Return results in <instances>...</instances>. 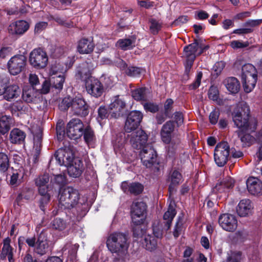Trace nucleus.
<instances>
[{"label": "nucleus", "instance_id": "1", "mask_svg": "<svg viewBox=\"0 0 262 262\" xmlns=\"http://www.w3.org/2000/svg\"><path fill=\"white\" fill-rule=\"evenodd\" d=\"M106 245L118 260H124L127 257L129 243L125 234L120 232L111 234L107 239Z\"/></svg>", "mask_w": 262, "mask_h": 262}, {"label": "nucleus", "instance_id": "2", "mask_svg": "<svg viewBox=\"0 0 262 262\" xmlns=\"http://www.w3.org/2000/svg\"><path fill=\"white\" fill-rule=\"evenodd\" d=\"M59 107L62 110H67L70 107L73 114L79 117H85L89 112L88 104L83 98L79 96L64 98Z\"/></svg>", "mask_w": 262, "mask_h": 262}, {"label": "nucleus", "instance_id": "3", "mask_svg": "<svg viewBox=\"0 0 262 262\" xmlns=\"http://www.w3.org/2000/svg\"><path fill=\"white\" fill-rule=\"evenodd\" d=\"M249 114L250 108L246 102H242L237 104L232 113L235 125L238 128L247 129L248 127Z\"/></svg>", "mask_w": 262, "mask_h": 262}, {"label": "nucleus", "instance_id": "4", "mask_svg": "<svg viewBox=\"0 0 262 262\" xmlns=\"http://www.w3.org/2000/svg\"><path fill=\"white\" fill-rule=\"evenodd\" d=\"M59 201L60 205L67 209H71L78 205L80 199L78 191L72 187L60 189Z\"/></svg>", "mask_w": 262, "mask_h": 262}, {"label": "nucleus", "instance_id": "5", "mask_svg": "<svg viewBox=\"0 0 262 262\" xmlns=\"http://www.w3.org/2000/svg\"><path fill=\"white\" fill-rule=\"evenodd\" d=\"M243 86L246 93H250L254 88L257 82V72L251 64H245L242 67Z\"/></svg>", "mask_w": 262, "mask_h": 262}, {"label": "nucleus", "instance_id": "6", "mask_svg": "<svg viewBox=\"0 0 262 262\" xmlns=\"http://www.w3.org/2000/svg\"><path fill=\"white\" fill-rule=\"evenodd\" d=\"M26 243L30 247H34V252L40 256H42L50 250L49 242L45 233L41 232L37 237V241L35 237L27 238Z\"/></svg>", "mask_w": 262, "mask_h": 262}, {"label": "nucleus", "instance_id": "7", "mask_svg": "<svg viewBox=\"0 0 262 262\" xmlns=\"http://www.w3.org/2000/svg\"><path fill=\"white\" fill-rule=\"evenodd\" d=\"M7 79L0 78V96L8 101L17 98L21 94V90L17 84H7Z\"/></svg>", "mask_w": 262, "mask_h": 262}, {"label": "nucleus", "instance_id": "8", "mask_svg": "<svg viewBox=\"0 0 262 262\" xmlns=\"http://www.w3.org/2000/svg\"><path fill=\"white\" fill-rule=\"evenodd\" d=\"M140 150L139 156L143 165L147 168L154 167L157 171H158L159 168L157 167L158 163L156 162L157 153L151 145L147 144Z\"/></svg>", "mask_w": 262, "mask_h": 262}, {"label": "nucleus", "instance_id": "9", "mask_svg": "<svg viewBox=\"0 0 262 262\" xmlns=\"http://www.w3.org/2000/svg\"><path fill=\"white\" fill-rule=\"evenodd\" d=\"M29 62L34 68L41 69L45 68L48 61V57L46 52L41 48L33 49L29 55Z\"/></svg>", "mask_w": 262, "mask_h": 262}, {"label": "nucleus", "instance_id": "10", "mask_svg": "<svg viewBox=\"0 0 262 262\" xmlns=\"http://www.w3.org/2000/svg\"><path fill=\"white\" fill-rule=\"evenodd\" d=\"M230 154V147L226 142L217 144L214 149V159L219 167L224 166L227 162Z\"/></svg>", "mask_w": 262, "mask_h": 262}, {"label": "nucleus", "instance_id": "11", "mask_svg": "<svg viewBox=\"0 0 262 262\" xmlns=\"http://www.w3.org/2000/svg\"><path fill=\"white\" fill-rule=\"evenodd\" d=\"M146 204L142 201L134 202L131 207V216L135 225L142 224L145 219Z\"/></svg>", "mask_w": 262, "mask_h": 262}, {"label": "nucleus", "instance_id": "12", "mask_svg": "<svg viewBox=\"0 0 262 262\" xmlns=\"http://www.w3.org/2000/svg\"><path fill=\"white\" fill-rule=\"evenodd\" d=\"M83 124L79 119H73L67 124L66 134L71 139L76 140L83 135Z\"/></svg>", "mask_w": 262, "mask_h": 262}, {"label": "nucleus", "instance_id": "13", "mask_svg": "<svg viewBox=\"0 0 262 262\" xmlns=\"http://www.w3.org/2000/svg\"><path fill=\"white\" fill-rule=\"evenodd\" d=\"M208 48V46L203 48L199 41L195 39L193 43L189 44L184 48V56L186 61H194L196 55L201 54L204 50Z\"/></svg>", "mask_w": 262, "mask_h": 262}, {"label": "nucleus", "instance_id": "14", "mask_svg": "<svg viewBox=\"0 0 262 262\" xmlns=\"http://www.w3.org/2000/svg\"><path fill=\"white\" fill-rule=\"evenodd\" d=\"M112 117L118 118L122 116L126 110V102L123 98L119 95L114 97L110 104Z\"/></svg>", "mask_w": 262, "mask_h": 262}, {"label": "nucleus", "instance_id": "15", "mask_svg": "<svg viewBox=\"0 0 262 262\" xmlns=\"http://www.w3.org/2000/svg\"><path fill=\"white\" fill-rule=\"evenodd\" d=\"M143 115L140 111H133L127 115L124 124V130L130 133L136 129L140 124Z\"/></svg>", "mask_w": 262, "mask_h": 262}, {"label": "nucleus", "instance_id": "16", "mask_svg": "<svg viewBox=\"0 0 262 262\" xmlns=\"http://www.w3.org/2000/svg\"><path fill=\"white\" fill-rule=\"evenodd\" d=\"M85 89L88 94L96 98L101 96L104 91L102 84L93 77H89L86 80Z\"/></svg>", "mask_w": 262, "mask_h": 262}, {"label": "nucleus", "instance_id": "17", "mask_svg": "<svg viewBox=\"0 0 262 262\" xmlns=\"http://www.w3.org/2000/svg\"><path fill=\"white\" fill-rule=\"evenodd\" d=\"M26 60V57L22 55L12 57L8 62L10 73L16 75L20 73L25 67Z\"/></svg>", "mask_w": 262, "mask_h": 262}, {"label": "nucleus", "instance_id": "18", "mask_svg": "<svg viewBox=\"0 0 262 262\" xmlns=\"http://www.w3.org/2000/svg\"><path fill=\"white\" fill-rule=\"evenodd\" d=\"M55 158L57 162L61 166L66 167L70 165L75 159L73 152L69 149H59L55 154Z\"/></svg>", "mask_w": 262, "mask_h": 262}, {"label": "nucleus", "instance_id": "19", "mask_svg": "<svg viewBox=\"0 0 262 262\" xmlns=\"http://www.w3.org/2000/svg\"><path fill=\"white\" fill-rule=\"evenodd\" d=\"M219 223L223 229L229 232L235 230L237 226L235 216L228 213L221 215L219 218Z\"/></svg>", "mask_w": 262, "mask_h": 262}, {"label": "nucleus", "instance_id": "20", "mask_svg": "<svg viewBox=\"0 0 262 262\" xmlns=\"http://www.w3.org/2000/svg\"><path fill=\"white\" fill-rule=\"evenodd\" d=\"M147 141V135L142 129L137 130L133 133L130 138V143L133 147L137 149H141L145 146Z\"/></svg>", "mask_w": 262, "mask_h": 262}, {"label": "nucleus", "instance_id": "21", "mask_svg": "<svg viewBox=\"0 0 262 262\" xmlns=\"http://www.w3.org/2000/svg\"><path fill=\"white\" fill-rule=\"evenodd\" d=\"M29 28V23L24 20L16 21L8 27V32L12 35H23Z\"/></svg>", "mask_w": 262, "mask_h": 262}, {"label": "nucleus", "instance_id": "22", "mask_svg": "<svg viewBox=\"0 0 262 262\" xmlns=\"http://www.w3.org/2000/svg\"><path fill=\"white\" fill-rule=\"evenodd\" d=\"M84 169L83 162L80 159H75L73 162L67 166L69 175L73 178L79 177Z\"/></svg>", "mask_w": 262, "mask_h": 262}, {"label": "nucleus", "instance_id": "23", "mask_svg": "<svg viewBox=\"0 0 262 262\" xmlns=\"http://www.w3.org/2000/svg\"><path fill=\"white\" fill-rule=\"evenodd\" d=\"M251 201L249 199L241 200L237 207L236 211L240 216H246L251 214L253 210Z\"/></svg>", "mask_w": 262, "mask_h": 262}, {"label": "nucleus", "instance_id": "24", "mask_svg": "<svg viewBox=\"0 0 262 262\" xmlns=\"http://www.w3.org/2000/svg\"><path fill=\"white\" fill-rule=\"evenodd\" d=\"M247 187L252 195H257L262 192V182L257 178L250 177L247 180Z\"/></svg>", "mask_w": 262, "mask_h": 262}, {"label": "nucleus", "instance_id": "25", "mask_svg": "<svg viewBox=\"0 0 262 262\" xmlns=\"http://www.w3.org/2000/svg\"><path fill=\"white\" fill-rule=\"evenodd\" d=\"M154 236L150 235H146L144 238V242L143 243L145 248L149 251H152L156 249L157 246V238H161L162 237V232L156 231L154 230Z\"/></svg>", "mask_w": 262, "mask_h": 262}, {"label": "nucleus", "instance_id": "26", "mask_svg": "<svg viewBox=\"0 0 262 262\" xmlns=\"http://www.w3.org/2000/svg\"><path fill=\"white\" fill-rule=\"evenodd\" d=\"M174 128L172 121L166 122L162 126L161 135L162 141L166 144H169L171 140V134Z\"/></svg>", "mask_w": 262, "mask_h": 262}, {"label": "nucleus", "instance_id": "27", "mask_svg": "<svg viewBox=\"0 0 262 262\" xmlns=\"http://www.w3.org/2000/svg\"><path fill=\"white\" fill-rule=\"evenodd\" d=\"M171 183L169 185L168 191L170 195H172L176 191V187L183 181L181 173L177 170H174L170 176Z\"/></svg>", "mask_w": 262, "mask_h": 262}, {"label": "nucleus", "instance_id": "28", "mask_svg": "<svg viewBox=\"0 0 262 262\" xmlns=\"http://www.w3.org/2000/svg\"><path fill=\"white\" fill-rule=\"evenodd\" d=\"M94 44L92 41L87 38L80 39L77 45V51L80 54H89L93 52Z\"/></svg>", "mask_w": 262, "mask_h": 262}, {"label": "nucleus", "instance_id": "29", "mask_svg": "<svg viewBox=\"0 0 262 262\" xmlns=\"http://www.w3.org/2000/svg\"><path fill=\"white\" fill-rule=\"evenodd\" d=\"M177 212L174 208V204H170L167 211L163 215V219L165 221L164 229L168 230L170 226L172 221L174 217Z\"/></svg>", "mask_w": 262, "mask_h": 262}, {"label": "nucleus", "instance_id": "30", "mask_svg": "<svg viewBox=\"0 0 262 262\" xmlns=\"http://www.w3.org/2000/svg\"><path fill=\"white\" fill-rule=\"evenodd\" d=\"M26 133L18 128L13 129L10 134L11 142L15 144H22L26 138Z\"/></svg>", "mask_w": 262, "mask_h": 262}, {"label": "nucleus", "instance_id": "31", "mask_svg": "<svg viewBox=\"0 0 262 262\" xmlns=\"http://www.w3.org/2000/svg\"><path fill=\"white\" fill-rule=\"evenodd\" d=\"M10 241L11 240L9 237H7L4 240L1 257L3 258H5L7 256L9 262H14L13 249L10 245Z\"/></svg>", "mask_w": 262, "mask_h": 262}, {"label": "nucleus", "instance_id": "32", "mask_svg": "<svg viewBox=\"0 0 262 262\" xmlns=\"http://www.w3.org/2000/svg\"><path fill=\"white\" fill-rule=\"evenodd\" d=\"M226 88L229 92L232 94L237 93L240 89V83L235 77H229L225 81Z\"/></svg>", "mask_w": 262, "mask_h": 262}, {"label": "nucleus", "instance_id": "33", "mask_svg": "<svg viewBox=\"0 0 262 262\" xmlns=\"http://www.w3.org/2000/svg\"><path fill=\"white\" fill-rule=\"evenodd\" d=\"M234 185V180L231 177H228L224 178L220 184H217L213 188V191L215 192L217 191L222 192L224 191L225 189L233 188Z\"/></svg>", "mask_w": 262, "mask_h": 262}, {"label": "nucleus", "instance_id": "34", "mask_svg": "<svg viewBox=\"0 0 262 262\" xmlns=\"http://www.w3.org/2000/svg\"><path fill=\"white\" fill-rule=\"evenodd\" d=\"M136 38L132 36L128 38H124L119 39L116 46L123 50H127L132 49L135 46Z\"/></svg>", "mask_w": 262, "mask_h": 262}, {"label": "nucleus", "instance_id": "35", "mask_svg": "<svg viewBox=\"0 0 262 262\" xmlns=\"http://www.w3.org/2000/svg\"><path fill=\"white\" fill-rule=\"evenodd\" d=\"M120 68L122 70H125V73L129 76H138L140 75L142 70L141 68L136 67H127V64L122 60H120Z\"/></svg>", "mask_w": 262, "mask_h": 262}, {"label": "nucleus", "instance_id": "36", "mask_svg": "<svg viewBox=\"0 0 262 262\" xmlns=\"http://www.w3.org/2000/svg\"><path fill=\"white\" fill-rule=\"evenodd\" d=\"M162 25V22L160 20L155 18H150L148 21L150 32L153 35L157 34L161 30Z\"/></svg>", "mask_w": 262, "mask_h": 262}, {"label": "nucleus", "instance_id": "37", "mask_svg": "<svg viewBox=\"0 0 262 262\" xmlns=\"http://www.w3.org/2000/svg\"><path fill=\"white\" fill-rule=\"evenodd\" d=\"M83 135L85 142L89 146H93L96 140L94 131L90 126H87L83 130Z\"/></svg>", "mask_w": 262, "mask_h": 262}, {"label": "nucleus", "instance_id": "38", "mask_svg": "<svg viewBox=\"0 0 262 262\" xmlns=\"http://www.w3.org/2000/svg\"><path fill=\"white\" fill-rule=\"evenodd\" d=\"M11 120V117L7 116H3L0 118V133L2 134H5L10 129Z\"/></svg>", "mask_w": 262, "mask_h": 262}, {"label": "nucleus", "instance_id": "39", "mask_svg": "<svg viewBox=\"0 0 262 262\" xmlns=\"http://www.w3.org/2000/svg\"><path fill=\"white\" fill-rule=\"evenodd\" d=\"M36 92L33 89H29L23 91L22 98L27 103L34 102L36 100Z\"/></svg>", "mask_w": 262, "mask_h": 262}, {"label": "nucleus", "instance_id": "40", "mask_svg": "<svg viewBox=\"0 0 262 262\" xmlns=\"http://www.w3.org/2000/svg\"><path fill=\"white\" fill-rule=\"evenodd\" d=\"M92 72L86 68V67L82 63L79 67V69L77 71L76 76L81 80L86 81V80L90 77Z\"/></svg>", "mask_w": 262, "mask_h": 262}, {"label": "nucleus", "instance_id": "41", "mask_svg": "<svg viewBox=\"0 0 262 262\" xmlns=\"http://www.w3.org/2000/svg\"><path fill=\"white\" fill-rule=\"evenodd\" d=\"M125 143V137L123 134L116 136V139L113 140V144L115 151L121 150Z\"/></svg>", "mask_w": 262, "mask_h": 262}, {"label": "nucleus", "instance_id": "42", "mask_svg": "<svg viewBox=\"0 0 262 262\" xmlns=\"http://www.w3.org/2000/svg\"><path fill=\"white\" fill-rule=\"evenodd\" d=\"M51 226L55 230L63 231L67 228V223L62 219L56 218L51 222Z\"/></svg>", "mask_w": 262, "mask_h": 262}, {"label": "nucleus", "instance_id": "43", "mask_svg": "<svg viewBox=\"0 0 262 262\" xmlns=\"http://www.w3.org/2000/svg\"><path fill=\"white\" fill-rule=\"evenodd\" d=\"M146 89L140 88L132 91V97L137 101L145 100L146 99Z\"/></svg>", "mask_w": 262, "mask_h": 262}, {"label": "nucleus", "instance_id": "44", "mask_svg": "<svg viewBox=\"0 0 262 262\" xmlns=\"http://www.w3.org/2000/svg\"><path fill=\"white\" fill-rule=\"evenodd\" d=\"M9 167V160L8 156L2 152H0V171L5 172Z\"/></svg>", "mask_w": 262, "mask_h": 262}, {"label": "nucleus", "instance_id": "45", "mask_svg": "<svg viewBox=\"0 0 262 262\" xmlns=\"http://www.w3.org/2000/svg\"><path fill=\"white\" fill-rule=\"evenodd\" d=\"M65 80L63 76L59 75L56 77H53L51 80L52 84L56 89L61 90L62 89L63 84Z\"/></svg>", "mask_w": 262, "mask_h": 262}, {"label": "nucleus", "instance_id": "46", "mask_svg": "<svg viewBox=\"0 0 262 262\" xmlns=\"http://www.w3.org/2000/svg\"><path fill=\"white\" fill-rule=\"evenodd\" d=\"M143 186L139 183H132L129 186V192L133 194L137 195L142 192Z\"/></svg>", "mask_w": 262, "mask_h": 262}, {"label": "nucleus", "instance_id": "47", "mask_svg": "<svg viewBox=\"0 0 262 262\" xmlns=\"http://www.w3.org/2000/svg\"><path fill=\"white\" fill-rule=\"evenodd\" d=\"M208 95L210 99L217 102L219 96V92L217 87L215 86H210L208 90Z\"/></svg>", "mask_w": 262, "mask_h": 262}, {"label": "nucleus", "instance_id": "48", "mask_svg": "<svg viewBox=\"0 0 262 262\" xmlns=\"http://www.w3.org/2000/svg\"><path fill=\"white\" fill-rule=\"evenodd\" d=\"M241 141L243 146H249L253 141V137L249 134H246L241 137Z\"/></svg>", "mask_w": 262, "mask_h": 262}, {"label": "nucleus", "instance_id": "49", "mask_svg": "<svg viewBox=\"0 0 262 262\" xmlns=\"http://www.w3.org/2000/svg\"><path fill=\"white\" fill-rule=\"evenodd\" d=\"M55 20L59 25L67 27H72L74 26L73 23L68 19L67 17H55Z\"/></svg>", "mask_w": 262, "mask_h": 262}, {"label": "nucleus", "instance_id": "50", "mask_svg": "<svg viewBox=\"0 0 262 262\" xmlns=\"http://www.w3.org/2000/svg\"><path fill=\"white\" fill-rule=\"evenodd\" d=\"M224 67L225 63L223 61H220L215 63L212 68L213 74L215 75L216 76H218L220 74Z\"/></svg>", "mask_w": 262, "mask_h": 262}, {"label": "nucleus", "instance_id": "51", "mask_svg": "<svg viewBox=\"0 0 262 262\" xmlns=\"http://www.w3.org/2000/svg\"><path fill=\"white\" fill-rule=\"evenodd\" d=\"M241 260V253L240 252L231 253L226 260L222 262H240Z\"/></svg>", "mask_w": 262, "mask_h": 262}, {"label": "nucleus", "instance_id": "52", "mask_svg": "<svg viewBox=\"0 0 262 262\" xmlns=\"http://www.w3.org/2000/svg\"><path fill=\"white\" fill-rule=\"evenodd\" d=\"M202 76L203 73L202 72L200 71L198 72L195 81L189 86L190 89L195 90L199 87L201 84Z\"/></svg>", "mask_w": 262, "mask_h": 262}, {"label": "nucleus", "instance_id": "53", "mask_svg": "<svg viewBox=\"0 0 262 262\" xmlns=\"http://www.w3.org/2000/svg\"><path fill=\"white\" fill-rule=\"evenodd\" d=\"M173 119L174 122L177 124V126H180L183 124L184 116L182 113L177 112L173 114Z\"/></svg>", "mask_w": 262, "mask_h": 262}, {"label": "nucleus", "instance_id": "54", "mask_svg": "<svg viewBox=\"0 0 262 262\" xmlns=\"http://www.w3.org/2000/svg\"><path fill=\"white\" fill-rule=\"evenodd\" d=\"M50 177L48 174H44L39 177L36 180V184L37 185L47 186V184L49 182Z\"/></svg>", "mask_w": 262, "mask_h": 262}, {"label": "nucleus", "instance_id": "55", "mask_svg": "<svg viewBox=\"0 0 262 262\" xmlns=\"http://www.w3.org/2000/svg\"><path fill=\"white\" fill-rule=\"evenodd\" d=\"M41 148V139L39 137H37L34 139V149L35 151V155L36 158L39 155L40 150Z\"/></svg>", "mask_w": 262, "mask_h": 262}, {"label": "nucleus", "instance_id": "56", "mask_svg": "<svg viewBox=\"0 0 262 262\" xmlns=\"http://www.w3.org/2000/svg\"><path fill=\"white\" fill-rule=\"evenodd\" d=\"M144 108L146 111L151 113H156L159 110L158 105L155 103L151 102L145 103L144 105Z\"/></svg>", "mask_w": 262, "mask_h": 262}, {"label": "nucleus", "instance_id": "57", "mask_svg": "<svg viewBox=\"0 0 262 262\" xmlns=\"http://www.w3.org/2000/svg\"><path fill=\"white\" fill-rule=\"evenodd\" d=\"M133 227V235L134 237L139 238L141 237L144 233L145 231L140 226V225H135Z\"/></svg>", "mask_w": 262, "mask_h": 262}, {"label": "nucleus", "instance_id": "58", "mask_svg": "<svg viewBox=\"0 0 262 262\" xmlns=\"http://www.w3.org/2000/svg\"><path fill=\"white\" fill-rule=\"evenodd\" d=\"M98 119L99 120H103L107 118L108 114L106 108L104 106H100L98 110Z\"/></svg>", "mask_w": 262, "mask_h": 262}, {"label": "nucleus", "instance_id": "59", "mask_svg": "<svg viewBox=\"0 0 262 262\" xmlns=\"http://www.w3.org/2000/svg\"><path fill=\"white\" fill-rule=\"evenodd\" d=\"M12 48L11 47H3L0 50V58H5L11 55Z\"/></svg>", "mask_w": 262, "mask_h": 262}, {"label": "nucleus", "instance_id": "60", "mask_svg": "<svg viewBox=\"0 0 262 262\" xmlns=\"http://www.w3.org/2000/svg\"><path fill=\"white\" fill-rule=\"evenodd\" d=\"M48 26V23L45 21H41L37 23L35 26L34 32L35 33H40L45 30Z\"/></svg>", "mask_w": 262, "mask_h": 262}, {"label": "nucleus", "instance_id": "61", "mask_svg": "<svg viewBox=\"0 0 262 262\" xmlns=\"http://www.w3.org/2000/svg\"><path fill=\"white\" fill-rule=\"evenodd\" d=\"M188 21L187 17H177L171 24V27L181 26L183 24L186 23Z\"/></svg>", "mask_w": 262, "mask_h": 262}, {"label": "nucleus", "instance_id": "62", "mask_svg": "<svg viewBox=\"0 0 262 262\" xmlns=\"http://www.w3.org/2000/svg\"><path fill=\"white\" fill-rule=\"evenodd\" d=\"M220 113L217 111H212L209 115V121L212 124H215L219 120Z\"/></svg>", "mask_w": 262, "mask_h": 262}, {"label": "nucleus", "instance_id": "63", "mask_svg": "<svg viewBox=\"0 0 262 262\" xmlns=\"http://www.w3.org/2000/svg\"><path fill=\"white\" fill-rule=\"evenodd\" d=\"M138 4L141 7L146 9L150 8L154 6L155 3L150 0L141 1L138 2Z\"/></svg>", "mask_w": 262, "mask_h": 262}, {"label": "nucleus", "instance_id": "64", "mask_svg": "<svg viewBox=\"0 0 262 262\" xmlns=\"http://www.w3.org/2000/svg\"><path fill=\"white\" fill-rule=\"evenodd\" d=\"M247 42H243L238 40H234L231 42V46L233 49L243 48L247 47Z\"/></svg>", "mask_w": 262, "mask_h": 262}]
</instances>
